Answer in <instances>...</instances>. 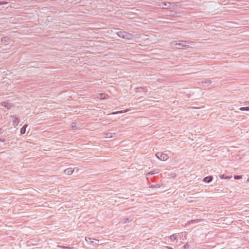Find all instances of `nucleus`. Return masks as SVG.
I'll return each mask as SVG.
<instances>
[{"label": "nucleus", "mask_w": 249, "mask_h": 249, "mask_svg": "<svg viewBox=\"0 0 249 249\" xmlns=\"http://www.w3.org/2000/svg\"><path fill=\"white\" fill-rule=\"evenodd\" d=\"M159 172H160L159 169L154 170L153 171H151L150 172L147 173L146 176H149L150 175H154V174L158 173Z\"/></svg>", "instance_id": "obj_11"}, {"label": "nucleus", "mask_w": 249, "mask_h": 249, "mask_svg": "<svg viewBox=\"0 0 249 249\" xmlns=\"http://www.w3.org/2000/svg\"><path fill=\"white\" fill-rule=\"evenodd\" d=\"M213 177L212 176H209L205 177L203 178V181L204 182H205V183H209L211 182L213 180Z\"/></svg>", "instance_id": "obj_6"}, {"label": "nucleus", "mask_w": 249, "mask_h": 249, "mask_svg": "<svg viewBox=\"0 0 249 249\" xmlns=\"http://www.w3.org/2000/svg\"><path fill=\"white\" fill-rule=\"evenodd\" d=\"M0 105L7 109H10L11 108V105L7 102H2L0 104Z\"/></svg>", "instance_id": "obj_8"}, {"label": "nucleus", "mask_w": 249, "mask_h": 249, "mask_svg": "<svg viewBox=\"0 0 249 249\" xmlns=\"http://www.w3.org/2000/svg\"><path fill=\"white\" fill-rule=\"evenodd\" d=\"M132 220L133 219H132V218L131 217V216H130V217H125V218H124L122 219V222L124 224L128 223L130 222H131Z\"/></svg>", "instance_id": "obj_9"}, {"label": "nucleus", "mask_w": 249, "mask_h": 249, "mask_svg": "<svg viewBox=\"0 0 249 249\" xmlns=\"http://www.w3.org/2000/svg\"><path fill=\"white\" fill-rule=\"evenodd\" d=\"M182 42L178 43L176 44V47L178 49H183L188 46L187 44V42L186 41H182Z\"/></svg>", "instance_id": "obj_4"}, {"label": "nucleus", "mask_w": 249, "mask_h": 249, "mask_svg": "<svg viewBox=\"0 0 249 249\" xmlns=\"http://www.w3.org/2000/svg\"><path fill=\"white\" fill-rule=\"evenodd\" d=\"M116 34L119 37L124 39H131L133 37L132 34L125 31H118L116 33Z\"/></svg>", "instance_id": "obj_1"}, {"label": "nucleus", "mask_w": 249, "mask_h": 249, "mask_svg": "<svg viewBox=\"0 0 249 249\" xmlns=\"http://www.w3.org/2000/svg\"><path fill=\"white\" fill-rule=\"evenodd\" d=\"M220 177L222 179H230L231 178H232V176H226L225 175H221L220 176Z\"/></svg>", "instance_id": "obj_14"}, {"label": "nucleus", "mask_w": 249, "mask_h": 249, "mask_svg": "<svg viewBox=\"0 0 249 249\" xmlns=\"http://www.w3.org/2000/svg\"><path fill=\"white\" fill-rule=\"evenodd\" d=\"M171 3L169 2H163V6H165L164 8H167L168 7H169Z\"/></svg>", "instance_id": "obj_15"}, {"label": "nucleus", "mask_w": 249, "mask_h": 249, "mask_svg": "<svg viewBox=\"0 0 249 249\" xmlns=\"http://www.w3.org/2000/svg\"><path fill=\"white\" fill-rule=\"evenodd\" d=\"M239 109L241 111H249V107H242Z\"/></svg>", "instance_id": "obj_17"}, {"label": "nucleus", "mask_w": 249, "mask_h": 249, "mask_svg": "<svg viewBox=\"0 0 249 249\" xmlns=\"http://www.w3.org/2000/svg\"><path fill=\"white\" fill-rule=\"evenodd\" d=\"M189 247H190V245H189L188 243H187L186 244H185L183 246V248L184 249H188V248H189Z\"/></svg>", "instance_id": "obj_20"}, {"label": "nucleus", "mask_w": 249, "mask_h": 249, "mask_svg": "<svg viewBox=\"0 0 249 249\" xmlns=\"http://www.w3.org/2000/svg\"><path fill=\"white\" fill-rule=\"evenodd\" d=\"M169 238L171 239V240L174 241L177 239V236L175 234H172L170 236Z\"/></svg>", "instance_id": "obj_16"}, {"label": "nucleus", "mask_w": 249, "mask_h": 249, "mask_svg": "<svg viewBox=\"0 0 249 249\" xmlns=\"http://www.w3.org/2000/svg\"><path fill=\"white\" fill-rule=\"evenodd\" d=\"M0 142H5V139H0Z\"/></svg>", "instance_id": "obj_24"}, {"label": "nucleus", "mask_w": 249, "mask_h": 249, "mask_svg": "<svg viewBox=\"0 0 249 249\" xmlns=\"http://www.w3.org/2000/svg\"><path fill=\"white\" fill-rule=\"evenodd\" d=\"M11 118H14L15 120L13 121V124L12 125L14 126H16L18 124V118L17 117H15V116H11Z\"/></svg>", "instance_id": "obj_10"}, {"label": "nucleus", "mask_w": 249, "mask_h": 249, "mask_svg": "<svg viewBox=\"0 0 249 249\" xmlns=\"http://www.w3.org/2000/svg\"><path fill=\"white\" fill-rule=\"evenodd\" d=\"M162 185L161 184H157L155 185H151L150 187L151 188H159Z\"/></svg>", "instance_id": "obj_19"}, {"label": "nucleus", "mask_w": 249, "mask_h": 249, "mask_svg": "<svg viewBox=\"0 0 249 249\" xmlns=\"http://www.w3.org/2000/svg\"><path fill=\"white\" fill-rule=\"evenodd\" d=\"M28 126V124H24L20 129L21 134H24L26 132V127Z\"/></svg>", "instance_id": "obj_12"}, {"label": "nucleus", "mask_w": 249, "mask_h": 249, "mask_svg": "<svg viewBox=\"0 0 249 249\" xmlns=\"http://www.w3.org/2000/svg\"><path fill=\"white\" fill-rule=\"evenodd\" d=\"M85 240L89 244L92 245H99V241L98 240L87 237H85Z\"/></svg>", "instance_id": "obj_3"}, {"label": "nucleus", "mask_w": 249, "mask_h": 249, "mask_svg": "<svg viewBox=\"0 0 249 249\" xmlns=\"http://www.w3.org/2000/svg\"><path fill=\"white\" fill-rule=\"evenodd\" d=\"M166 248L168 249H174L172 247H166Z\"/></svg>", "instance_id": "obj_25"}, {"label": "nucleus", "mask_w": 249, "mask_h": 249, "mask_svg": "<svg viewBox=\"0 0 249 249\" xmlns=\"http://www.w3.org/2000/svg\"><path fill=\"white\" fill-rule=\"evenodd\" d=\"M112 134L113 135H115V133H107L106 134V135H107V138H112L113 137V136H112Z\"/></svg>", "instance_id": "obj_18"}, {"label": "nucleus", "mask_w": 249, "mask_h": 249, "mask_svg": "<svg viewBox=\"0 0 249 249\" xmlns=\"http://www.w3.org/2000/svg\"><path fill=\"white\" fill-rule=\"evenodd\" d=\"M10 40V38L8 37H3L1 38V43H4L8 42Z\"/></svg>", "instance_id": "obj_13"}, {"label": "nucleus", "mask_w": 249, "mask_h": 249, "mask_svg": "<svg viewBox=\"0 0 249 249\" xmlns=\"http://www.w3.org/2000/svg\"><path fill=\"white\" fill-rule=\"evenodd\" d=\"M200 83L203 87H206L212 83V81L209 78H203L201 80Z\"/></svg>", "instance_id": "obj_5"}, {"label": "nucleus", "mask_w": 249, "mask_h": 249, "mask_svg": "<svg viewBox=\"0 0 249 249\" xmlns=\"http://www.w3.org/2000/svg\"><path fill=\"white\" fill-rule=\"evenodd\" d=\"M4 130L2 128H0V134H2L4 132Z\"/></svg>", "instance_id": "obj_23"}, {"label": "nucleus", "mask_w": 249, "mask_h": 249, "mask_svg": "<svg viewBox=\"0 0 249 249\" xmlns=\"http://www.w3.org/2000/svg\"><path fill=\"white\" fill-rule=\"evenodd\" d=\"M235 179H238V178H237H237H235Z\"/></svg>", "instance_id": "obj_26"}, {"label": "nucleus", "mask_w": 249, "mask_h": 249, "mask_svg": "<svg viewBox=\"0 0 249 249\" xmlns=\"http://www.w3.org/2000/svg\"><path fill=\"white\" fill-rule=\"evenodd\" d=\"M156 156L158 159L162 161L166 160L169 158L167 154L162 152H158L156 154Z\"/></svg>", "instance_id": "obj_2"}, {"label": "nucleus", "mask_w": 249, "mask_h": 249, "mask_svg": "<svg viewBox=\"0 0 249 249\" xmlns=\"http://www.w3.org/2000/svg\"><path fill=\"white\" fill-rule=\"evenodd\" d=\"M247 181L249 182V178L248 179Z\"/></svg>", "instance_id": "obj_27"}, {"label": "nucleus", "mask_w": 249, "mask_h": 249, "mask_svg": "<svg viewBox=\"0 0 249 249\" xmlns=\"http://www.w3.org/2000/svg\"><path fill=\"white\" fill-rule=\"evenodd\" d=\"M8 3L6 1H0V5H5Z\"/></svg>", "instance_id": "obj_22"}, {"label": "nucleus", "mask_w": 249, "mask_h": 249, "mask_svg": "<svg viewBox=\"0 0 249 249\" xmlns=\"http://www.w3.org/2000/svg\"><path fill=\"white\" fill-rule=\"evenodd\" d=\"M74 170L71 168H67L64 170V172L66 175H71L72 174Z\"/></svg>", "instance_id": "obj_7"}, {"label": "nucleus", "mask_w": 249, "mask_h": 249, "mask_svg": "<svg viewBox=\"0 0 249 249\" xmlns=\"http://www.w3.org/2000/svg\"><path fill=\"white\" fill-rule=\"evenodd\" d=\"M123 112V111H118L112 112L111 113V114H119V113H122Z\"/></svg>", "instance_id": "obj_21"}]
</instances>
